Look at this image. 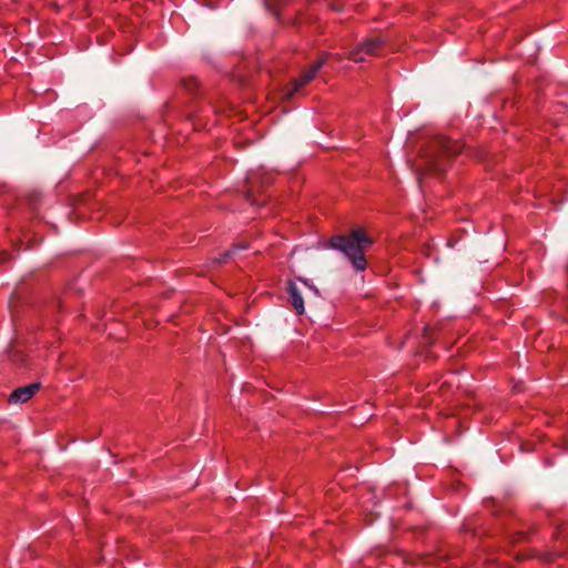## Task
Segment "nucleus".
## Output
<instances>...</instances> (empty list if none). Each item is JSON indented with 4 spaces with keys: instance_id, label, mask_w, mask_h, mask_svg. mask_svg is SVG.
I'll return each instance as SVG.
<instances>
[{
    "instance_id": "nucleus-1",
    "label": "nucleus",
    "mask_w": 568,
    "mask_h": 568,
    "mask_svg": "<svg viewBox=\"0 0 568 568\" xmlns=\"http://www.w3.org/2000/svg\"><path fill=\"white\" fill-rule=\"evenodd\" d=\"M372 244L373 240L361 229L352 230L347 235H335L329 241V246L341 251L356 271L366 268L365 250Z\"/></svg>"
},
{
    "instance_id": "nucleus-2",
    "label": "nucleus",
    "mask_w": 568,
    "mask_h": 568,
    "mask_svg": "<svg viewBox=\"0 0 568 568\" xmlns=\"http://www.w3.org/2000/svg\"><path fill=\"white\" fill-rule=\"evenodd\" d=\"M387 39L383 36H373L361 42L356 49L349 51L347 57L354 62H363L364 54L375 55L379 49L386 43Z\"/></svg>"
},
{
    "instance_id": "nucleus-3",
    "label": "nucleus",
    "mask_w": 568,
    "mask_h": 568,
    "mask_svg": "<svg viewBox=\"0 0 568 568\" xmlns=\"http://www.w3.org/2000/svg\"><path fill=\"white\" fill-rule=\"evenodd\" d=\"M329 57H334L338 61L343 59L341 54L332 55L331 53H325L308 71L294 81V88L287 94L292 97L294 92H297L302 87L312 81Z\"/></svg>"
},
{
    "instance_id": "nucleus-4",
    "label": "nucleus",
    "mask_w": 568,
    "mask_h": 568,
    "mask_svg": "<svg viewBox=\"0 0 568 568\" xmlns=\"http://www.w3.org/2000/svg\"><path fill=\"white\" fill-rule=\"evenodd\" d=\"M446 149L440 145L439 148H437L436 150L434 151H423V161L417 163L416 165V169L417 170H422V169H427V170H435V169H440L442 166V163H440V158L444 153H446Z\"/></svg>"
},
{
    "instance_id": "nucleus-5",
    "label": "nucleus",
    "mask_w": 568,
    "mask_h": 568,
    "mask_svg": "<svg viewBox=\"0 0 568 568\" xmlns=\"http://www.w3.org/2000/svg\"><path fill=\"white\" fill-rule=\"evenodd\" d=\"M40 388L39 383H32L27 386L14 389L9 396L10 403H24L29 400Z\"/></svg>"
},
{
    "instance_id": "nucleus-6",
    "label": "nucleus",
    "mask_w": 568,
    "mask_h": 568,
    "mask_svg": "<svg viewBox=\"0 0 568 568\" xmlns=\"http://www.w3.org/2000/svg\"><path fill=\"white\" fill-rule=\"evenodd\" d=\"M287 292L290 294L291 303L296 313L303 314L305 311L304 301L295 283L288 282Z\"/></svg>"
},
{
    "instance_id": "nucleus-7",
    "label": "nucleus",
    "mask_w": 568,
    "mask_h": 568,
    "mask_svg": "<svg viewBox=\"0 0 568 568\" xmlns=\"http://www.w3.org/2000/svg\"><path fill=\"white\" fill-rule=\"evenodd\" d=\"M243 248H245V246H244V245H241V246L235 245L232 250H229V251H226V252L223 254L222 258H221V260H219V263L226 261V258H227L231 254H233L235 250H243Z\"/></svg>"
},
{
    "instance_id": "nucleus-8",
    "label": "nucleus",
    "mask_w": 568,
    "mask_h": 568,
    "mask_svg": "<svg viewBox=\"0 0 568 568\" xmlns=\"http://www.w3.org/2000/svg\"><path fill=\"white\" fill-rule=\"evenodd\" d=\"M185 85L189 91L193 92L197 89V80L192 79L189 82H186Z\"/></svg>"
},
{
    "instance_id": "nucleus-9",
    "label": "nucleus",
    "mask_w": 568,
    "mask_h": 568,
    "mask_svg": "<svg viewBox=\"0 0 568 568\" xmlns=\"http://www.w3.org/2000/svg\"><path fill=\"white\" fill-rule=\"evenodd\" d=\"M247 183L250 185V189L253 190L254 186H255V180H254V176H250L247 178Z\"/></svg>"
},
{
    "instance_id": "nucleus-10",
    "label": "nucleus",
    "mask_w": 568,
    "mask_h": 568,
    "mask_svg": "<svg viewBox=\"0 0 568 568\" xmlns=\"http://www.w3.org/2000/svg\"><path fill=\"white\" fill-rule=\"evenodd\" d=\"M303 283L307 285L311 290H313L317 294V288L313 287L312 285H308L306 281L303 280Z\"/></svg>"
}]
</instances>
